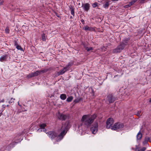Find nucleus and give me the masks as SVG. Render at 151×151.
<instances>
[{"label": "nucleus", "instance_id": "nucleus-31", "mask_svg": "<svg viewBox=\"0 0 151 151\" xmlns=\"http://www.w3.org/2000/svg\"><path fill=\"white\" fill-rule=\"evenodd\" d=\"M5 32L6 33H9V27H7L5 30Z\"/></svg>", "mask_w": 151, "mask_h": 151}, {"label": "nucleus", "instance_id": "nucleus-41", "mask_svg": "<svg viewBox=\"0 0 151 151\" xmlns=\"http://www.w3.org/2000/svg\"><path fill=\"white\" fill-rule=\"evenodd\" d=\"M117 76H118L119 77H120V76H119V75H115V76H114V78H115V77H117Z\"/></svg>", "mask_w": 151, "mask_h": 151}, {"label": "nucleus", "instance_id": "nucleus-34", "mask_svg": "<svg viewBox=\"0 0 151 151\" xmlns=\"http://www.w3.org/2000/svg\"><path fill=\"white\" fill-rule=\"evenodd\" d=\"M6 106L4 105H3L2 106V110L0 111L1 112H2L4 111V108H5V106Z\"/></svg>", "mask_w": 151, "mask_h": 151}, {"label": "nucleus", "instance_id": "nucleus-28", "mask_svg": "<svg viewBox=\"0 0 151 151\" xmlns=\"http://www.w3.org/2000/svg\"><path fill=\"white\" fill-rule=\"evenodd\" d=\"M100 49L101 51L104 52L106 51V47H105L104 46H102L101 47Z\"/></svg>", "mask_w": 151, "mask_h": 151}, {"label": "nucleus", "instance_id": "nucleus-32", "mask_svg": "<svg viewBox=\"0 0 151 151\" xmlns=\"http://www.w3.org/2000/svg\"><path fill=\"white\" fill-rule=\"evenodd\" d=\"M15 100L14 99L12 98L9 101V103H12L14 102V101Z\"/></svg>", "mask_w": 151, "mask_h": 151}, {"label": "nucleus", "instance_id": "nucleus-3", "mask_svg": "<svg viewBox=\"0 0 151 151\" xmlns=\"http://www.w3.org/2000/svg\"><path fill=\"white\" fill-rule=\"evenodd\" d=\"M131 44L130 42V38L126 37L124 39L122 42L120 43L117 47L113 50V52L114 53H117L120 52L123 50L125 47L127 46H129Z\"/></svg>", "mask_w": 151, "mask_h": 151}, {"label": "nucleus", "instance_id": "nucleus-9", "mask_svg": "<svg viewBox=\"0 0 151 151\" xmlns=\"http://www.w3.org/2000/svg\"><path fill=\"white\" fill-rule=\"evenodd\" d=\"M114 122V121L112 118H110L108 119L106 122V128L107 129L110 128Z\"/></svg>", "mask_w": 151, "mask_h": 151}, {"label": "nucleus", "instance_id": "nucleus-17", "mask_svg": "<svg viewBox=\"0 0 151 151\" xmlns=\"http://www.w3.org/2000/svg\"><path fill=\"white\" fill-rule=\"evenodd\" d=\"M150 139V137H146L145 139L143 141L142 143L143 145L147 143V142Z\"/></svg>", "mask_w": 151, "mask_h": 151}, {"label": "nucleus", "instance_id": "nucleus-8", "mask_svg": "<svg viewBox=\"0 0 151 151\" xmlns=\"http://www.w3.org/2000/svg\"><path fill=\"white\" fill-rule=\"evenodd\" d=\"M58 118L62 121H65L67 118V116L66 115L60 113L58 112V114L57 115Z\"/></svg>", "mask_w": 151, "mask_h": 151}, {"label": "nucleus", "instance_id": "nucleus-46", "mask_svg": "<svg viewBox=\"0 0 151 151\" xmlns=\"http://www.w3.org/2000/svg\"><path fill=\"white\" fill-rule=\"evenodd\" d=\"M2 114V112H1V111H0V116H1Z\"/></svg>", "mask_w": 151, "mask_h": 151}, {"label": "nucleus", "instance_id": "nucleus-33", "mask_svg": "<svg viewBox=\"0 0 151 151\" xmlns=\"http://www.w3.org/2000/svg\"><path fill=\"white\" fill-rule=\"evenodd\" d=\"M146 148L145 147H143L142 148L139 150L138 151H145L146 150Z\"/></svg>", "mask_w": 151, "mask_h": 151}, {"label": "nucleus", "instance_id": "nucleus-36", "mask_svg": "<svg viewBox=\"0 0 151 151\" xmlns=\"http://www.w3.org/2000/svg\"><path fill=\"white\" fill-rule=\"evenodd\" d=\"M55 15L58 17H59V18H60V16L59 15V14L56 13V12H55Z\"/></svg>", "mask_w": 151, "mask_h": 151}, {"label": "nucleus", "instance_id": "nucleus-29", "mask_svg": "<svg viewBox=\"0 0 151 151\" xmlns=\"http://www.w3.org/2000/svg\"><path fill=\"white\" fill-rule=\"evenodd\" d=\"M98 3L96 2H95L94 3H93L92 5V7L93 8H95L96 7L98 6Z\"/></svg>", "mask_w": 151, "mask_h": 151}, {"label": "nucleus", "instance_id": "nucleus-7", "mask_svg": "<svg viewBox=\"0 0 151 151\" xmlns=\"http://www.w3.org/2000/svg\"><path fill=\"white\" fill-rule=\"evenodd\" d=\"M98 125L97 123H95L92 124L90 128V130L93 134H95L98 131Z\"/></svg>", "mask_w": 151, "mask_h": 151}, {"label": "nucleus", "instance_id": "nucleus-24", "mask_svg": "<svg viewBox=\"0 0 151 151\" xmlns=\"http://www.w3.org/2000/svg\"><path fill=\"white\" fill-rule=\"evenodd\" d=\"M46 124L45 123H42L41 124H40L39 125V127L40 128H41L42 129H43L45 128V127L46 126Z\"/></svg>", "mask_w": 151, "mask_h": 151}, {"label": "nucleus", "instance_id": "nucleus-35", "mask_svg": "<svg viewBox=\"0 0 151 151\" xmlns=\"http://www.w3.org/2000/svg\"><path fill=\"white\" fill-rule=\"evenodd\" d=\"M4 2L3 0H0V6L3 5Z\"/></svg>", "mask_w": 151, "mask_h": 151}, {"label": "nucleus", "instance_id": "nucleus-37", "mask_svg": "<svg viewBox=\"0 0 151 151\" xmlns=\"http://www.w3.org/2000/svg\"><path fill=\"white\" fill-rule=\"evenodd\" d=\"M37 131L39 132H42V129L41 128H40L38 129Z\"/></svg>", "mask_w": 151, "mask_h": 151}, {"label": "nucleus", "instance_id": "nucleus-25", "mask_svg": "<svg viewBox=\"0 0 151 151\" xmlns=\"http://www.w3.org/2000/svg\"><path fill=\"white\" fill-rule=\"evenodd\" d=\"M12 141H13V143H16L18 142L19 141H20V140L17 139V137H16L13 139Z\"/></svg>", "mask_w": 151, "mask_h": 151}, {"label": "nucleus", "instance_id": "nucleus-15", "mask_svg": "<svg viewBox=\"0 0 151 151\" xmlns=\"http://www.w3.org/2000/svg\"><path fill=\"white\" fill-rule=\"evenodd\" d=\"M14 46L16 47V48L18 50H20L21 51H23V49L22 48L21 46H19L17 42L16 41H14Z\"/></svg>", "mask_w": 151, "mask_h": 151}, {"label": "nucleus", "instance_id": "nucleus-38", "mask_svg": "<svg viewBox=\"0 0 151 151\" xmlns=\"http://www.w3.org/2000/svg\"><path fill=\"white\" fill-rule=\"evenodd\" d=\"M81 22L83 24H85V22H84V20H83V19H82L81 20Z\"/></svg>", "mask_w": 151, "mask_h": 151}, {"label": "nucleus", "instance_id": "nucleus-19", "mask_svg": "<svg viewBox=\"0 0 151 151\" xmlns=\"http://www.w3.org/2000/svg\"><path fill=\"white\" fill-rule=\"evenodd\" d=\"M110 4V1H107L103 5V7L105 9H107Z\"/></svg>", "mask_w": 151, "mask_h": 151}, {"label": "nucleus", "instance_id": "nucleus-18", "mask_svg": "<svg viewBox=\"0 0 151 151\" xmlns=\"http://www.w3.org/2000/svg\"><path fill=\"white\" fill-rule=\"evenodd\" d=\"M74 62L71 61L68 63V64L65 66V67H66V68L68 69L69 68L68 67L73 65L74 64Z\"/></svg>", "mask_w": 151, "mask_h": 151}, {"label": "nucleus", "instance_id": "nucleus-20", "mask_svg": "<svg viewBox=\"0 0 151 151\" xmlns=\"http://www.w3.org/2000/svg\"><path fill=\"white\" fill-rule=\"evenodd\" d=\"M138 0H132L128 4V6H131L133 4H134Z\"/></svg>", "mask_w": 151, "mask_h": 151}, {"label": "nucleus", "instance_id": "nucleus-11", "mask_svg": "<svg viewBox=\"0 0 151 151\" xmlns=\"http://www.w3.org/2000/svg\"><path fill=\"white\" fill-rule=\"evenodd\" d=\"M68 69L65 67L63 68L62 69L60 70L58 72L57 74L58 76L61 75L66 72Z\"/></svg>", "mask_w": 151, "mask_h": 151}, {"label": "nucleus", "instance_id": "nucleus-42", "mask_svg": "<svg viewBox=\"0 0 151 151\" xmlns=\"http://www.w3.org/2000/svg\"><path fill=\"white\" fill-rule=\"evenodd\" d=\"M4 102V99H3L1 101H0V103Z\"/></svg>", "mask_w": 151, "mask_h": 151}, {"label": "nucleus", "instance_id": "nucleus-21", "mask_svg": "<svg viewBox=\"0 0 151 151\" xmlns=\"http://www.w3.org/2000/svg\"><path fill=\"white\" fill-rule=\"evenodd\" d=\"M82 99H83L82 98H77V99H75L74 100L73 102L75 103H77L81 101L82 100Z\"/></svg>", "mask_w": 151, "mask_h": 151}, {"label": "nucleus", "instance_id": "nucleus-5", "mask_svg": "<svg viewBox=\"0 0 151 151\" xmlns=\"http://www.w3.org/2000/svg\"><path fill=\"white\" fill-rule=\"evenodd\" d=\"M124 127V124L121 123H115L111 127V129L114 130H117L122 129Z\"/></svg>", "mask_w": 151, "mask_h": 151}, {"label": "nucleus", "instance_id": "nucleus-4", "mask_svg": "<svg viewBox=\"0 0 151 151\" xmlns=\"http://www.w3.org/2000/svg\"><path fill=\"white\" fill-rule=\"evenodd\" d=\"M48 70V69H45L42 70H37L36 72L29 73L27 76V77L28 78H31L33 77L37 76L39 74L46 72Z\"/></svg>", "mask_w": 151, "mask_h": 151}, {"label": "nucleus", "instance_id": "nucleus-48", "mask_svg": "<svg viewBox=\"0 0 151 151\" xmlns=\"http://www.w3.org/2000/svg\"><path fill=\"white\" fill-rule=\"evenodd\" d=\"M118 0H112V1H117Z\"/></svg>", "mask_w": 151, "mask_h": 151}, {"label": "nucleus", "instance_id": "nucleus-2", "mask_svg": "<svg viewBox=\"0 0 151 151\" xmlns=\"http://www.w3.org/2000/svg\"><path fill=\"white\" fill-rule=\"evenodd\" d=\"M96 117V116L95 114L92 115H83L81 119V122L79 124V126H83L87 128L89 127Z\"/></svg>", "mask_w": 151, "mask_h": 151}, {"label": "nucleus", "instance_id": "nucleus-40", "mask_svg": "<svg viewBox=\"0 0 151 151\" xmlns=\"http://www.w3.org/2000/svg\"><path fill=\"white\" fill-rule=\"evenodd\" d=\"M42 129V132H44L45 133L46 132L47 130L45 129V128H44L43 129Z\"/></svg>", "mask_w": 151, "mask_h": 151}, {"label": "nucleus", "instance_id": "nucleus-39", "mask_svg": "<svg viewBox=\"0 0 151 151\" xmlns=\"http://www.w3.org/2000/svg\"><path fill=\"white\" fill-rule=\"evenodd\" d=\"M140 1V3H143L144 2V1L146 0H139Z\"/></svg>", "mask_w": 151, "mask_h": 151}, {"label": "nucleus", "instance_id": "nucleus-43", "mask_svg": "<svg viewBox=\"0 0 151 151\" xmlns=\"http://www.w3.org/2000/svg\"><path fill=\"white\" fill-rule=\"evenodd\" d=\"M149 102L150 103H151V98L149 99Z\"/></svg>", "mask_w": 151, "mask_h": 151}, {"label": "nucleus", "instance_id": "nucleus-12", "mask_svg": "<svg viewBox=\"0 0 151 151\" xmlns=\"http://www.w3.org/2000/svg\"><path fill=\"white\" fill-rule=\"evenodd\" d=\"M8 58V56L7 55H3L0 58V61L3 62L6 61Z\"/></svg>", "mask_w": 151, "mask_h": 151}, {"label": "nucleus", "instance_id": "nucleus-45", "mask_svg": "<svg viewBox=\"0 0 151 151\" xmlns=\"http://www.w3.org/2000/svg\"><path fill=\"white\" fill-rule=\"evenodd\" d=\"M70 19H73V17L72 16H71L70 17Z\"/></svg>", "mask_w": 151, "mask_h": 151}, {"label": "nucleus", "instance_id": "nucleus-44", "mask_svg": "<svg viewBox=\"0 0 151 151\" xmlns=\"http://www.w3.org/2000/svg\"><path fill=\"white\" fill-rule=\"evenodd\" d=\"M23 132H22L21 133H20V134H19V135H21L23 134Z\"/></svg>", "mask_w": 151, "mask_h": 151}, {"label": "nucleus", "instance_id": "nucleus-26", "mask_svg": "<svg viewBox=\"0 0 151 151\" xmlns=\"http://www.w3.org/2000/svg\"><path fill=\"white\" fill-rule=\"evenodd\" d=\"M73 99V97L72 96L68 97L66 99V101L68 102H71Z\"/></svg>", "mask_w": 151, "mask_h": 151}, {"label": "nucleus", "instance_id": "nucleus-47", "mask_svg": "<svg viewBox=\"0 0 151 151\" xmlns=\"http://www.w3.org/2000/svg\"><path fill=\"white\" fill-rule=\"evenodd\" d=\"M149 141L150 142H151V138H150V139H149Z\"/></svg>", "mask_w": 151, "mask_h": 151}, {"label": "nucleus", "instance_id": "nucleus-30", "mask_svg": "<svg viewBox=\"0 0 151 151\" xmlns=\"http://www.w3.org/2000/svg\"><path fill=\"white\" fill-rule=\"evenodd\" d=\"M142 111L141 110L139 111H138L137 112V113L136 114V115L138 116H141L142 115Z\"/></svg>", "mask_w": 151, "mask_h": 151}, {"label": "nucleus", "instance_id": "nucleus-14", "mask_svg": "<svg viewBox=\"0 0 151 151\" xmlns=\"http://www.w3.org/2000/svg\"><path fill=\"white\" fill-rule=\"evenodd\" d=\"M83 29L86 31H95V29L94 28L89 27L88 26H86L85 27L83 28Z\"/></svg>", "mask_w": 151, "mask_h": 151}, {"label": "nucleus", "instance_id": "nucleus-1", "mask_svg": "<svg viewBox=\"0 0 151 151\" xmlns=\"http://www.w3.org/2000/svg\"><path fill=\"white\" fill-rule=\"evenodd\" d=\"M68 125V122H67L62 124V126L60 130L61 132L59 134L54 131H50L46 134H47L48 136L52 140L56 138L57 141H60L63 138L68 130L69 128Z\"/></svg>", "mask_w": 151, "mask_h": 151}, {"label": "nucleus", "instance_id": "nucleus-16", "mask_svg": "<svg viewBox=\"0 0 151 151\" xmlns=\"http://www.w3.org/2000/svg\"><path fill=\"white\" fill-rule=\"evenodd\" d=\"M142 137V134L139 131L137 134V140H140Z\"/></svg>", "mask_w": 151, "mask_h": 151}, {"label": "nucleus", "instance_id": "nucleus-22", "mask_svg": "<svg viewBox=\"0 0 151 151\" xmlns=\"http://www.w3.org/2000/svg\"><path fill=\"white\" fill-rule=\"evenodd\" d=\"M84 48L87 52L93 50V48L92 47H88L85 46L84 47Z\"/></svg>", "mask_w": 151, "mask_h": 151}, {"label": "nucleus", "instance_id": "nucleus-13", "mask_svg": "<svg viewBox=\"0 0 151 151\" xmlns=\"http://www.w3.org/2000/svg\"><path fill=\"white\" fill-rule=\"evenodd\" d=\"M69 7L71 12V14L72 15L73 17H74L75 16L74 6L71 5H70L69 6Z\"/></svg>", "mask_w": 151, "mask_h": 151}, {"label": "nucleus", "instance_id": "nucleus-49", "mask_svg": "<svg viewBox=\"0 0 151 151\" xmlns=\"http://www.w3.org/2000/svg\"><path fill=\"white\" fill-rule=\"evenodd\" d=\"M6 106H7V107L9 106V105H7Z\"/></svg>", "mask_w": 151, "mask_h": 151}, {"label": "nucleus", "instance_id": "nucleus-23", "mask_svg": "<svg viewBox=\"0 0 151 151\" xmlns=\"http://www.w3.org/2000/svg\"><path fill=\"white\" fill-rule=\"evenodd\" d=\"M60 98L63 100H65L66 98V95L65 94H61L60 96Z\"/></svg>", "mask_w": 151, "mask_h": 151}, {"label": "nucleus", "instance_id": "nucleus-27", "mask_svg": "<svg viewBox=\"0 0 151 151\" xmlns=\"http://www.w3.org/2000/svg\"><path fill=\"white\" fill-rule=\"evenodd\" d=\"M41 39L43 41H46L45 34L44 33L42 34Z\"/></svg>", "mask_w": 151, "mask_h": 151}, {"label": "nucleus", "instance_id": "nucleus-10", "mask_svg": "<svg viewBox=\"0 0 151 151\" xmlns=\"http://www.w3.org/2000/svg\"><path fill=\"white\" fill-rule=\"evenodd\" d=\"M90 4L88 3H86L85 4H82V7L83 9L85 11L88 12L90 9Z\"/></svg>", "mask_w": 151, "mask_h": 151}, {"label": "nucleus", "instance_id": "nucleus-6", "mask_svg": "<svg viewBox=\"0 0 151 151\" xmlns=\"http://www.w3.org/2000/svg\"><path fill=\"white\" fill-rule=\"evenodd\" d=\"M117 99V97L114 96L113 94H110L106 97V101L110 104L113 103Z\"/></svg>", "mask_w": 151, "mask_h": 151}]
</instances>
